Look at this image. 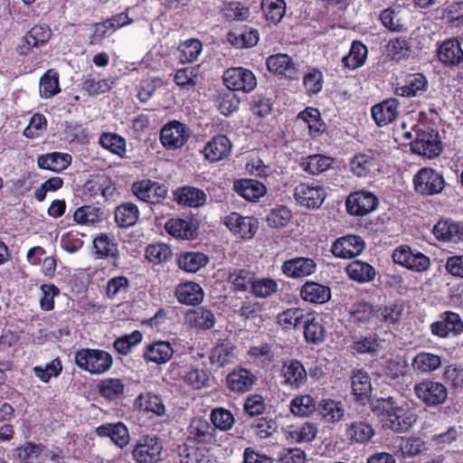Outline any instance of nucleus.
<instances>
[{"mask_svg": "<svg viewBox=\"0 0 463 463\" xmlns=\"http://www.w3.org/2000/svg\"><path fill=\"white\" fill-rule=\"evenodd\" d=\"M74 362L80 369L90 374H103L111 368L113 357L104 350L81 348L75 352Z\"/></svg>", "mask_w": 463, "mask_h": 463, "instance_id": "f257e3e1", "label": "nucleus"}, {"mask_svg": "<svg viewBox=\"0 0 463 463\" xmlns=\"http://www.w3.org/2000/svg\"><path fill=\"white\" fill-rule=\"evenodd\" d=\"M136 463H158L164 458V444L156 435L140 437L132 449Z\"/></svg>", "mask_w": 463, "mask_h": 463, "instance_id": "f03ea898", "label": "nucleus"}, {"mask_svg": "<svg viewBox=\"0 0 463 463\" xmlns=\"http://www.w3.org/2000/svg\"><path fill=\"white\" fill-rule=\"evenodd\" d=\"M293 195L299 205L318 209L326 197V192L325 186L318 182H306L296 185Z\"/></svg>", "mask_w": 463, "mask_h": 463, "instance_id": "7ed1b4c3", "label": "nucleus"}, {"mask_svg": "<svg viewBox=\"0 0 463 463\" xmlns=\"http://www.w3.org/2000/svg\"><path fill=\"white\" fill-rule=\"evenodd\" d=\"M445 181L441 174L430 167L420 169L413 177V187L421 195H434L442 192Z\"/></svg>", "mask_w": 463, "mask_h": 463, "instance_id": "20e7f679", "label": "nucleus"}, {"mask_svg": "<svg viewBox=\"0 0 463 463\" xmlns=\"http://www.w3.org/2000/svg\"><path fill=\"white\" fill-rule=\"evenodd\" d=\"M410 146L412 153L429 159L439 156L443 148L439 133L433 129L418 132Z\"/></svg>", "mask_w": 463, "mask_h": 463, "instance_id": "39448f33", "label": "nucleus"}, {"mask_svg": "<svg viewBox=\"0 0 463 463\" xmlns=\"http://www.w3.org/2000/svg\"><path fill=\"white\" fill-rule=\"evenodd\" d=\"M131 192L138 200L151 204L160 203L168 193L164 184L150 179L133 183Z\"/></svg>", "mask_w": 463, "mask_h": 463, "instance_id": "423d86ee", "label": "nucleus"}, {"mask_svg": "<svg viewBox=\"0 0 463 463\" xmlns=\"http://www.w3.org/2000/svg\"><path fill=\"white\" fill-rule=\"evenodd\" d=\"M190 137L189 128L182 122L173 120L165 124L160 131V141L169 150L181 148Z\"/></svg>", "mask_w": 463, "mask_h": 463, "instance_id": "0eeeda50", "label": "nucleus"}, {"mask_svg": "<svg viewBox=\"0 0 463 463\" xmlns=\"http://www.w3.org/2000/svg\"><path fill=\"white\" fill-rule=\"evenodd\" d=\"M223 80L229 90L250 92L257 86L253 72L242 67L228 69L223 75Z\"/></svg>", "mask_w": 463, "mask_h": 463, "instance_id": "6e6552de", "label": "nucleus"}, {"mask_svg": "<svg viewBox=\"0 0 463 463\" xmlns=\"http://www.w3.org/2000/svg\"><path fill=\"white\" fill-rule=\"evenodd\" d=\"M415 395L429 406L442 404L448 397L447 388L440 383L422 381L414 385Z\"/></svg>", "mask_w": 463, "mask_h": 463, "instance_id": "1a4fd4ad", "label": "nucleus"}, {"mask_svg": "<svg viewBox=\"0 0 463 463\" xmlns=\"http://www.w3.org/2000/svg\"><path fill=\"white\" fill-rule=\"evenodd\" d=\"M379 201L373 193L361 190L352 193L346 199L347 212L352 215L364 216L378 206Z\"/></svg>", "mask_w": 463, "mask_h": 463, "instance_id": "9d476101", "label": "nucleus"}, {"mask_svg": "<svg viewBox=\"0 0 463 463\" xmlns=\"http://www.w3.org/2000/svg\"><path fill=\"white\" fill-rule=\"evenodd\" d=\"M364 247V241L361 237L349 234L335 240L331 246V252L336 258L352 259L361 254Z\"/></svg>", "mask_w": 463, "mask_h": 463, "instance_id": "9b49d317", "label": "nucleus"}, {"mask_svg": "<svg viewBox=\"0 0 463 463\" xmlns=\"http://www.w3.org/2000/svg\"><path fill=\"white\" fill-rule=\"evenodd\" d=\"M317 269L314 259L308 257H296L283 262L282 273L291 279H303L313 275Z\"/></svg>", "mask_w": 463, "mask_h": 463, "instance_id": "f8f14e48", "label": "nucleus"}, {"mask_svg": "<svg viewBox=\"0 0 463 463\" xmlns=\"http://www.w3.org/2000/svg\"><path fill=\"white\" fill-rule=\"evenodd\" d=\"M280 375L283 378L281 383L293 390L302 387L307 380V373L304 365L294 359L283 363Z\"/></svg>", "mask_w": 463, "mask_h": 463, "instance_id": "ddd939ff", "label": "nucleus"}, {"mask_svg": "<svg viewBox=\"0 0 463 463\" xmlns=\"http://www.w3.org/2000/svg\"><path fill=\"white\" fill-rule=\"evenodd\" d=\"M187 439L201 444H211L215 441L214 428L204 418H194L187 427Z\"/></svg>", "mask_w": 463, "mask_h": 463, "instance_id": "4468645a", "label": "nucleus"}, {"mask_svg": "<svg viewBox=\"0 0 463 463\" xmlns=\"http://www.w3.org/2000/svg\"><path fill=\"white\" fill-rule=\"evenodd\" d=\"M51 36L52 31L49 26L35 25L22 38V44L18 45L17 51L20 54L25 55L32 48L45 45Z\"/></svg>", "mask_w": 463, "mask_h": 463, "instance_id": "2eb2a0df", "label": "nucleus"}, {"mask_svg": "<svg viewBox=\"0 0 463 463\" xmlns=\"http://www.w3.org/2000/svg\"><path fill=\"white\" fill-rule=\"evenodd\" d=\"M431 332L439 337H447L449 334L458 335L463 333V322L457 313L447 311L440 320L431 325Z\"/></svg>", "mask_w": 463, "mask_h": 463, "instance_id": "dca6fc26", "label": "nucleus"}, {"mask_svg": "<svg viewBox=\"0 0 463 463\" xmlns=\"http://www.w3.org/2000/svg\"><path fill=\"white\" fill-rule=\"evenodd\" d=\"M374 411H381L383 427L399 432L403 430L405 418L402 408L392 407V399L385 401L383 406H377Z\"/></svg>", "mask_w": 463, "mask_h": 463, "instance_id": "f3484780", "label": "nucleus"}, {"mask_svg": "<svg viewBox=\"0 0 463 463\" xmlns=\"http://www.w3.org/2000/svg\"><path fill=\"white\" fill-rule=\"evenodd\" d=\"M232 149L231 140L224 135H217L205 144L203 152L208 161L214 163L227 158Z\"/></svg>", "mask_w": 463, "mask_h": 463, "instance_id": "a211bd4d", "label": "nucleus"}, {"mask_svg": "<svg viewBox=\"0 0 463 463\" xmlns=\"http://www.w3.org/2000/svg\"><path fill=\"white\" fill-rule=\"evenodd\" d=\"M231 232L239 234L242 239H250L258 230L257 221L251 217H243L238 213H232L224 220Z\"/></svg>", "mask_w": 463, "mask_h": 463, "instance_id": "6ab92c4d", "label": "nucleus"}, {"mask_svg": "<svg viewBox=\"0 0 463 463\" xmlns=\"http://www.w3.org/2000/svg\"><path fill=\"white\" fill-rule=\"evenodd\" d=\"M256 381V375L245 368L234 369L226 377L228 388L238 393L249 392Z\"/></svg>", "mask_w": 463, "mask_h": 463, "instance_id": "aec40b11", "label": "nucleus"}, {"mask_svg": "<svg viewBox=\"0 0 463 463\" xmlns=\"http://www.w3.org/2000/svg\"><path fill=\"white\" fill-rule=\"evenodd\" d=\"M266 65L270 72L293 80L297 78L298 71L292 59L283 53L270 55L266 60Z\"/></svg>", "mask_w": 463, "mask_h": 463, "instance_id": "412c9836", "label": "nucleus"}, {"mask_svg": "<svg viewBox=\"0 0 463 463\" xmlns=\"http://www.w3.org/2000/svg\"><path fill=\"white\" fill-rule=\"evenodd\" d=\"M399 101L391 98L372 107V116L376 125L382 127L392 122L399 115Z\"/></svg>", "mask_w": 463, "mask_h": 463, "instance_id": "4be33fe9", "label": "nucleus"}, {"mask_svg": "<svg viewBox=\"0 0 463 463\" xmlns=\"http://www.w3.org/2000/svg\"><path fill=\"white\" fill-rule=\"evenodd\" d=\"M433 233L439 241L451 243L463 242V225L450 220H440L433 227Z\"/></svg>", "mask_w": 463, "mask_h": 463, "instance_id": "5701e85b", "label": "nucleus"}, {"mask_svg": "<svg viewBox=\"0 0 463 463\" xmlns=\"http://www.w3.org/2000/svg\"><path fill=\"white\" fill-rule=\"evenodd\" d=\"M175 201L184 206L197 208L203 206L207 199L206 194L196 187L184 186L174 192Z\"/></svg>", "mask_w": 463, "mask_h": 463, "instance_id": "b1692460", "label": "nucleus"}, {"mask_svg": "<svg viewBox=\"0 0 463 463\" xmlns=\"http://www.w3.org/2000/svg\"><path fill=\"white\" fill-rule=\"evenodd\" d=\"M174 354V348L169 342L156 341L147 345L143 357L148 363L157 364L168 362Z\"/></svg>", "mask_w": 463, "mask_h": 463, "instance_id": "393cba45", "label": "nucleus"}, {"mask_svg": "<svg viewBox=\"0 0 463 463\" xmlns=\"http://www.w3.org/2000/svg\"><path fill=\"white\" fill-rule=\"evenodd\" d=\"M350 170L358 177H366L379 171L378 160L371 154H357L350 160Z\"/></svg>", "mask_w": 463, "mask_h": 463, "instance_id": "a878e982", "label": "nucleus"}, {"mask_svg": "<svg viewBox=\"0 0 463 463\" xmlns=\"http://www.w3.org/2000/svg\"><path fill=\"white\" fill-rule=\"evenodd\" d=\"M317 431L316 424L304 422L288 426L285 430V438L290 443H308L314 440Z\"/></svg>", "mask_w": 463, "mask_h": 463, "instance_id": "bb28decb", "label": "nucleus"}, {"mask_svg": "<svg viewBox=\"0 0 463 463\" xmlns=\"http://www.w3.org/2000/svg\"><path fill=\"white\" fill-rule=\"evenodd\" d=\"M438 57L446 65L454 66L463 61V48L457 39L443 42L439 50Z\"/></svg>", "mask_w": 463, "mask_h": 463, "instance_id": "cd10ccee", "label": "nucleus"}, {"mask_svg": "<svg viewBox=\"0 0 463 463\" xmlns=\"http://www.w3.org/2000/svg\"><path fill=\"white\" fill-rule=\"evenodd\" d=\"M236 346L228 341L219 343L211 351L210 362L218 368L232 364L236 361Z\"/></svg>", "mask_w": 463, "mask_h": 463, "instance_id": "c85d7f7f", "label": "nucleus"}, {"mask_svg": "<svg viewBox=\"0 0 463 463\" xmlns=\"http://www.w3.org/2000/svg\"><path fill=\"white\" fill-rule=\"evenodd\" d=\"M335 160L331 156L315 154L302 157L299 162L300 168L308 175H318L333 166Z\"/></svg>", "mask_w": 463, "mask_h": 463, "instance_id": "c756f323", "label": "nucleus"}, {"mask_svg": "<svg viewBox=\"0 0 463 463\" xmlns=\"http://www.w3.org/2000/svg\"><path fill=\"white\" fill-rule=\"evenodd\" d=\"M96 433L99 437H109L119 448H124L129 442V433L128 428L122 422L107 423L99 426Z\"/></svg>", "mask_w": 463, "mask_h": 463, "instance_id": "7c9ffc66", "label": "nucleus"}, {"mask_svg": "<svg viewBox=\"0 0 463 463\" xmlns=\"http://www.w3.org/2000/svg\"><path fill=\"white\" fill-rule=\"evenodd\" d=\"M300 296L307 302L324 304L331 298V289L327 286L307 281L301 287Z\"/></svg>", "mask_w": 463, "mask_h": 463, "instance_id": "2f4dec72", "label": "nucleus"}, {"mask_svg": "<svg viewBox=\"0 0 463 463\" xmlns=\"http://www.w3.org/2000/svg\"><path fill=\"white\" fill-rule=\"evenodd\" d=\"M186 322L199 330H208L214 326L216 319L214 314L204 307L189 310L185 315Z\"/></svg>", "mask_w": 463, "mask_h": 463, "instance_id": "473e14b6", "label": "nucleus"}, {"mask_svg": "<svg viewBox=\"0 0 463 463\" xmlns=\"http://www.w3.org/2000/svg\"><path fill=\"white\" fill-rule=\"evenodd\" d=\"M175 294L181 304L187 306L200 304L204 296L201 286L194 282H185L178 285Z\"/></svg>", "mask_w": 463, "mask_h": 463, "instance_id": "72a5a7b5", "label": "nucleus"}, {"mask_svg": "<svg viewBox=\"0 0 463 463\" xmlns=\"http://www.w3.org/2000/svg\"><path fill=\"white\" fill-rule=\"evenodd\" d=\"M235 191L248 201H257L266 193V186L253 179H243L234 184Z\"/></svg>", "mask_w": 463, "mask_h": 463, "instance_id": "f704fd0d", "label": "nucleus"}, {"mask_svg": "<svg viewBox=\"0 0 463 463\" xmlns=\"http://www.w3.org/2000/svg\"><path fill=\"white\" fill-rule=\"evenodd\" d=\"M348 277L358 283L372 281L376 275L375 269L369 263L359 260L351 261L346 267Z\"/></svg>", "mask_w": 463, "mask_h": 463, "instance_id": "c9c22d12", "label": "nucleus"}, {"mask_svg": "<svg viewBox=\"0 0 463 463\" xmlns=\"http://www.w3.org/2000/svg\"><path fill=\"white\" fill-rule=\"evenodd\" d=\"M71 162V156L70 155L59 152L42 155L37 159V164L40 168L52 172H61L66 169Z\"/></svg>", "mask_w": 463, "mask_h": 463, "instance_id": "e433bc0d", "label": "nucleus"}, {"mask_svg": "<svg viewBox=\"0 0 463 463\" xmlns=\"http://www.w3.org/2000/svg\"><path fill=\"white\" fill-rule=\"evenodd\" d=\"M139 219L138 207L133 203H123L115 209V221L119 227L128 228Z\"/></svg>", "mask_w": 463, "mask_h": 463, "instance_id": "4c0bfd02", "label": "nucleus"}, {"mask_svg": "<svg viewBox=\"0 0 463 463\" xmlns=\"http://www.w3.org/2000/svg\"><path fill=\"white\" fill-rule=\"evenodd\" d=\"M227 40L237 48H250L258 43L259 33L256 29L245 28L240 32L228 33Z\"/></svg>", "mask_w": 463, "mask_h": 463, "instance_id": "58836bf2", "label": "nucleus"}, {"mask_svg": "<svg viewBox=\"0 0 463 463\" xmlns=\"http://www.w3.org/2000/svg\"><path fill=\"white\" fill-rule=\"evenodd\" d=\"M319 413L325 421L335 423L343 420L345 408L341 402L332 399H324L319 405Z\"/></svg>", "mask_w": 463, "mask_h": 463, "instance_id": "ea45409f", "label": "nucleus"}, {"mask_svg": "<svg viewBox=\"0 0 463 463\" xmlns=\"http://www.w3.org/2000/svg\"><path fill=\"white\" fill-rule=\"evenodd\" d=\"M367 47L359 41L353 42L349 53L343 57V64L351 70L363 66L367 57Z\"/></svg>", "mask_w": 463, "mask_h": 463, "instance_id": "a19ab883", "label": "nucleus"}, {"mask_svg": "<svg viewBox=\"0 0 463 463\" xmlns=\"http://www.w3.org/2000/svg\"><path fill=\"white\" fill-rule=\"evenodd\" d=\"M346 435L354 442L364 443L369 441L374 435V430L365 421H354L346 424Z\"/></svg>", "mask_w": 463, "mask_h": 463, "instance_id": "79ce46f5", "label": "nucleus"}, {"mask_svg": "<svg viewBox=\"0 0 463 463\" xmlns=\"http://www.w3.org/2000/svg\"><path fill=\"white\" fill-rule=\"evenodd\" d=\"M129 288L130 284L127 277H113L107 282L106 297L112 300H121L126 298Z\"/></svg>", "mask_w": 463, "mask_h": 463, "instance_id": "37998d69", "label": "nucleus"}, {"mask_svg": "<svg viewBox=\"0 0 463 463\" xmlns=\"http://www.w3.org/2000/svg\"><path fill=\"white\" fill-rule=\"evenodd\" d=\"M255 274L246 269H234L228 276V282L236 291H250Z\"/></svg>", "mask_w": 463, "mask_h": 463, "instance_id": "c03bdc74", "label": "nucleus"}, {"mask_svg": "<svg viewBox=\"0 0 463 463\" xmlns=\"http://www.w3.org/2000/svg\"><path fill=\"white\" fill-rule=\"evenodd\" d=\"M261 9L266 20L271 24H278L285 15L284 0H262Z\"/></svg>", "mask_w": 463, "mask_h": 463, "instance_id": "a18cd8bd", "label": "nucleus"}, {"mask_svg": "<svg viewBox=\"0 0 463 463\" xmlns=\"http://www.w3.org/2000/svg\"><path fill=\"white\" fill-rule=\"evenodd\" d=\"M304 335L308 343L318 344L324 341L326 329L319 317H311L304 321Z\"/></svg>", "mask_w": 463, "mask_h": 463, "instance_id": "49530a36", "label": "nucleus"}, {"mask_svg": "<svg viewBox=\"0 0 463 463\" xmlns=\"http://www.w3.org/2000/svg\"><path fill=\"white\" fill-rule=\"evenodd\" d=\"M279 289L278 282L270 278L253 279L250 292L257 298H268Z\"/></svg>", "mask_w": 463, "mask_h": 463, "instance_id": "de8ad7c7", "label": "nucleus"}, {"mask_svg": "<svg viewBox=\"0 0 463 463\" xmlns=\"http://www.w3.org/2000/svg\"><path fill=\"white\" fill-rule=\"evenodd\" d=\"M208 263V257L202 252H185L178 259L179 267L187 272H196Z\"/></svg>", "mask_w": 463, "mask_h": 463, "instance_id": "09e8293b", "label": "nucleus"}, {"mask_svg": "<svg viewBox=\"0 0 463 463\" xmlns=\"http://www.w3.org/2000/svg\"><path fill=\"white\" fill-rule=\"evenodd\" d=\"M277 318L281 326L289 329L300 327L307 317L303 309L293 307L281 312Z\"/></svg>", "mask_w": 463, "mask_h": 463, "instance_id": "8fccbe9b", "label": "nucleus"}, {"mask_svg": "<svg viewBox=\"0 0 463 463\" xmlns=\"http://www.w3.org/2000/svg\"><path fill=\"white\" fill-rule=\"evenodd\" d=\"M60 92L59 76L53 70L46 71L40 80L39 93L43 99H50Z\"/></svg>", "mask_w": 463, "mask_h": 463, "instance_id": "3c124183", "label": "nucleus"}, {"mask_svg": "<svg viewBox=\"0 0 463 463\" xmlns=\"http://www.w3.org/2000/svg\"><path fill=\"white\" fill-rule=\"evenodd\" d=\"M99 144L121 158L126 156V140L117 134L103 133L99 137Z\"/></svg>", "mask_w": 463, "mask_h": 463, "instance_id": "603ef678", "label": "nucleus"}, {"mask_svg": "<svg viewBox=\"0 0 463 463\" xmlns=\"http://www.w3.org/2000/svg\"><path fill=\"white\" fill-rule=\"evenodd\" d=\"M165 230L172 236L181 239H190L194 235L193 224L184 219H170L165 223Z\"/></svg>", "mask_w": 463, "mask_h": 463, "instance_id": "864d4df0", "label": "nucleus"}, {"mask_svg": "<svg viewBox=\"0 0 463 463\" xmlns=\"http://www.w3.org/2000/svg\"><path fill=\"white\" fill-rule=\"evenodd\" d=\"M93 248L95 254L99 257H112L118 256V244L108 234L102 233L93 240Z\"/></svg>", "mask_w": 463, "mask_h": 463, "instance_id": "5fc2aeb1", "label": "nucleus"}, {"mask_svg": "<svg viewBox=\"0 0 463 463\" xmlns=\"http://www.w3.org/2000/svg\"><path fill=\"white\" fill-rule=\"evenodd\" d=\"M350 318L353 322L357 323H366L376 319V308L366 302H356L351 307Z\"/></svg>", "mask_w": 463, "mask_h": 463, "instance_id": "6e6d98bb", "label": "nucleus"}, {"mask_svg": "<svg viewBox=\"0 0 463 463\" xmlns=\"http://www.w3.org/2000/svg\"><path fill=\"white\" fill-rule=\"evenodd\" d=\"M124 389L121 380L117 378L104 379L99 385L100 395L110 401L118 399L123 394Z\"/></svg>", "mask_w": 463, "mask_h": 463, "instance_id": "4d7b16f0", "label": "nucleus"}, {"mask_svg": "<svg viewBox=\"0 0 463 463\" xmlns=\"http://www.w3.org/2000/svg\"><path fill=\"white\" fill-rule=\"evenodd\" d=\"M203 50V44L198 39H189L178 47L180 52L179 59L182 63L193 62L195 61Z\"/></svg>", "mask_w": 463, "mask_h": 463, "instance_id": "13d9d810", "label": "nucleus"}, {"mask_svg": "<svg viewBox=\"0 0 463 463\" xmlns=\"http://www.w3.org/2000/svg\"><path fill=\"white\" fill-rule=\"evenodd\" d=\"M439 356L430 353H420L415 356L412 362L414 370L421 373H430L440 366Z\"/></svg>", "mask_w": 463, "mask_h": 463, "instance_id": "bf43d9fd", "label": "nucleus"}, {"mask_svg": "<svg viewBox=\"0 0 463 463\" xmlns=\"http://www.w3.org/2000/svg\"><path fill=\"white\" fill-rule=\"evenodd\" d=\"M101 216L100 208L84 205L76 209L73 219L79 224H94L101 220Z\"/></svg>", "mask_w": 463, "mask_h": 463, "instance_id": "052dcab7", "label": "nucleus"}, {"mask_svg": "<svg viewBox=\"0 0 463 463\" xmlns=\"http://www.w3.org/2000/svg\"><path fill=\"white\" fill-rule=\"evenodd\" d=\"M210 420L213 427L222 431L231 430L234 424L232 413L223 408H215L211 411Z\"/></svg>", "mask_w": 463, "mask_h": 463, "instance_id": "680f3d73", "label": "nucleus"}, {"mask_svg": "<svg viewBox=\"0 0 463 463\" xmlns=\"http://www.w3.org/2000/svg\"><path fill=\"white\" fill-rule=\"evenodd\" d=\"M183 379L186 384L194 390L210 386L209 373L203 369L192 368L185 373Z\"/></svg>", "mask_w": 463, "mask_h": 463, "instance_id": "e2e57ef3", "label": "nucleus"}, {"mask_svg": "<svg viewBox=\"0 0 463 463\" xmlns=\"http://www.w3.org/2000/svg\"><path fill=\"white\" fill-rule=\"evenodd\" d=\"M290 410L297 416L306 417L316 411V402L310 395H301L291 401Z\"/></svg>", "mask_w": 463, "mask_h": 463, "instance_id": "0e129e2a", "label": "nucleus"}, {"mask_svg": "<svg viewBox=\"0 0 463 463\" xmlns=\"http://www.w3.org/2000/svg\"><path fill=\"white\" fill-rule=\"evenodd\" d=\"M292 218L291 211L286 206H279L272 209L267 215L268 225L271 228H283Z\"/></svg>", "mask_w": 463, "mask_h": 463, "instance_id": "69168bd1", "label": "nucleus"}, {"mask_svg": "<svg viewBox=\"0 0 463 463\" xmlns=\"http://www.w3.org/2000/svg\"><path fill=\"white\" fill-rule=\"evenodd\" d=\"M222 14L228 21H245L250 16V9L241 2L233 1L224 5Z\"/></svg>", "mask_w": 463, "mask_h": 463, "instance_id": "338daca9", "label": "nucleus"}, {"mask_svg": "<svg viewBox=\"0 0 463 463\" xmlns=\"http://www.w3.org/2000/svg\"><path fill=\"white\" fill-rule=\"evenodd\" d=\"M172 256V250L165 243H156L147 246L146 257L154 264H159L166 261Z\"/></svg>", "mask_w": 463, "mask_h": 463, "instance_id": "774afa93", "label": "nucleus"}]
</instances>
